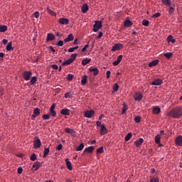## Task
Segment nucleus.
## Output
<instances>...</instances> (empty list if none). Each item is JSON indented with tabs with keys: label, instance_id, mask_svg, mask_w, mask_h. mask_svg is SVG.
<instances>
[{
	"label": "nucleus",
	"instance_id": "a211bd4d",
	"mask_svg": "<svg viewBox=\"0 0 182 182\" xmlns=\"http://www.w3.org/2000/svg\"><path fill=\"white\" fill-rule=\"evenodd\" d=\"M133 25V23L131 21L130 19H126L124 22V26L127 28H129Z\"/></svg>",
	"mask_w": 182,
	"mask_h": 182
},
{
	"label": "nucleus",
	"instance_id": "39448f33",
	"mask_svg": "<svg viewBox=\"0 0 182 182\" xmlns=\"http://www.w3.org/2000/svg\"><path fill=\"white\" fill-rule=\"evenodd\" d=\"M31 76H32L31 71H23V77L25 80H31Z\"/></svg>",
	"mask_w": 182,
	"mask_h": 182
},
{
	"label": "nucleus",
	"instance_id": "72a5a7b5",
	"mask_svg": "<svg viewBox=\"0 0 182 182\" xmlns=\"http://www.w3.org/2000/svg\"><path fill=\"white\" fill-rule=\"evenodd\" d=\"M161 135L160 134H157L155 136V143L156 144H160V141H161Z\"/></svg>",
	"mask_w": 182,
	"mask_h": 182
},
{
	"label": "nucleus",
	"instance_id": "ea45409f",
	"mask_svg": "<svg viewBox=\"0 0 182 182\" xmlns=\"http://www.w3.org/2000/svg\"><path fill=\"white\" fill-rule=\"evenodd\" d=\"M36 81H37V78H36V76H33L31 77V80L30 81V82L31 83V85H34L36 83Z\"/></svg>",
	"mask_w": 182,
	"mask_h": 182
},
{
	"label": "nucleus",
	"instance_id": "de8ad7c7",
	"mask_svg": "<svg viewBox=\"0 0 182 182\" xmlns=\"http://www.w3.org/2000/svg\"><path fill=\"white\" fill-rule=\"evenodd\" d=\"M77 56V53H73L70 59L72 60L73 62L76 60Z\"/></svg>",
	"mask_w": 182,
	"mask_h": 182
},
{
	"label": "nucleus",
	"instance_id": "4c0bfd02",
	"mask_svg": "<svg viewBox=\"0 0 182 182\" xmlns=\"http://www.w3.org/2000/svg\"><path fill=\"white\" fill-rule=\"evenodd\" d=\"M49 152H50V149L49 148L45 149L44 151H43V157L46 158V156L49 154Z\"/></svg>",
	"mask_w": 182,
	"mask_h": 182
},
{
	"label": "nucleus",
	"instance_id": "4468645a",
	"mask_svg": "<svg viewBox=\"0 0 182 182\" xmlns=\"http://www.w3.org/2000/svg\"><path fill=\"white\" fill-rule=\"evenodd\" d=\"M123 56L122 55H119L116 61L113 62L112 65L114 66H117L119 65V63L122 62Z\"/></svg>",
	"mask_w": 182,
	"mask_h": 182
},
{
	"label": "nucleus",
	"instance_id": "9b49d317",
	"mask_svg": "<svg viewBox=\"0 0 182 182\" xmlns=\"http://www.w3.org/2000/svg\"><path fill=\"white\" fill-rule=\"evenodd\" d=\"M42 164L39 161H36L33 164V168H35V171H38L41 168Z\"/></svg>",
	"mask_w": 182,
	"mask_h": 182
},
{
	"label": "nucleus",
	"instance_id": "473e14b6",
	"mask_svg": "<svg viewBox=\"0 0 182 182\" xmlns=\"http://www.w3.org/2000/svg\"><path fill=\"white\" fill-rule=\"evenodd\" d=\"M85 147V144L83 143H81L77 148H76V151H81Z\"/></svg>",
	"mask_w": 182,
	"mask_h": 182
},
{
	"label": "nucleus",
	"instance_id": "c756f323",
	"mask_svg": "<svg viewBox=\"0 0 182 182\" xmlns=\"http://www.w3.org/2000/svg\"><path fill=\"white\" fill-rule=\"evenodd\" d=\"M164 56L166 58V59L169 60L173 56V53L168 52L164 53Z\"/></svg>",
	"mask_w": 182,
	"mask_h": 182
},
{
	"label": "nucleus",
	"instance_id": "3c124183",
	"mask_svg": "<svg viewBox=\"0 0 182 182\" xmlns=\"http://www.w3.org/2000/svg\"><path fill=\"white\" fill-rule=\"evenodd\" d=\"M119 86L117 84L113 85V91L117 92L118 91Z\"/></svg>",
	"mask_w": 182,
	"mask_h": 182
},
{
	"label": "nucleus",
	"instance_id": "e2e57ef3",
	"mask_svg": "<svg viewBox=\"0 0 182 182\" xmlns=\"http://www.w3.org/2000/svg\"><path fill=\"white\" fill-rule=\"evenodd\" d=\"M22 171H23V168L21 167H18L17 169L18 174H21Z\"/></svg>",
	"mask_w": 182,
	"mask_h": 182
},
{
	"label": "nucleus",
	"instance_id": "8fccbe9b",
	"mask_svg": "<svg viewBox=\"0 0 182 182\" xmlns=\"http://www.w3.org/2000/svg\"><path fill=\"white\" fill-rule=\"evenodd\" d=\"M30 159L33 161H35L36 159H37V157H36V154H33L31 157H30Z\"/></svg>",
	"mask_w": 182,
	"mask_h": 182
},
{
	"label": "nucleus",
	"instance_id": "7ed1b4c3",
	"mask_svg": "<svg viewBox=\"0 0 182 182\" xmlns=\"http://www.w3.org/2000/svg\"><path fill=\"white\" fill-rule=\"evenodd\" d=\"M34 141H33V146L35 149H38V148H40L41 146V139L38 137V136H36L34 138Z\"/></svg>",
	"mask_w": 182,
	"mask_h": 182
},
{
	"label": "nucleus",
	"instance_id": "f704fd0d",
	"mask_svg": "<svg viewBox=\"0 0 182 182\" xmlns=\"http://www.w3.org/2000/svg\"><path fill=\"white\" fill-rule=\"evenodd\" d=\"M167 40H168V43H170V42H171L173 43H176V40L173 39V36L171 35L168 36Z\"/></svg>",
	"mask_w": 182,
	"mask_h": 182
},
{
	"label": "nucleus",
	"instance_id": "603ef678",
	"mask_svg": "<svg viewBox=\"0 0 182 182\" xmlns=\"http://www.w3.org/2000/svg\"><path fill=\"white\" fill-rule=\"evenodd\" d=\"M74 78V75L72 74H68V80L69 82H71V80Z\"/></svg>",
	"mask_w": 182,
	"mask_h": 182
},
{
	"label": "nucleus",
	"instance_id": "20e7f679",
	"mask_svg": "<svg viewBox=\"0 0 182 182\" xmlns=\"http://www.w3.org/2000/svg\"><path fill=\"white\" fill-rule=\"evenodd\" d=\"M58 23H60V25L66 26V25H69L70 20L65 18H60L58 20Z\"/></svg>",
	"mask_w": 182,
	"mask_h": 182
},
{
	"label": "nucleus",
	"instance_id": "f03ea898",
	"mask_svg": "<svg viewBox=\"0 0 182 182\" xmlns=\"http://www.w3.org/2000/svg\"><path fill=\"white\" fill-rule=\"evenodd\" d=\"M102 27V23L101 21H95V24L93 25L92 31L97 32L100 28Z\"/></svg>",
	"mask_w": 182,
	"mask_h": 182
},
{
	"label": "nucleus",
	"instance_id": "a878e982",
	"mask_svg": "<svg viewBox=\"0 0 182 182\" xmlns=\"http://www.w3.org/2000/svg\"><path fill=\"white\" fill-rule=\"evenodd\" d=\"M60 113L63 114V115H70V110L68 109H63L61 111H60Z\"/></svg>",
	"mask_w": 182,
	"mask_h": 182
},
{
	"label": "nucleus",
	"instance_id": "4be33fe9",
	"mask_svg": "<svg viewBox=\"0 0 182 182\" xmlns=\"http://www.w3.org/2000/svg\"><path fill=\"white\" fill-rule=\"evenodd\" d=\"M74 40V36L73 34H69L68 38L64 39V42L65 43H68V42H70L71 41H73Z\"/></svg>",
	"mask_w": 182,
	"mask_h": 182
},
{
	"label": "nucleus",
	"instance_id": "f8f14e48",
	"mask_svg": "<svg viewBox=\"0 0 182 182\" xmlns=\"http://www.w3.org/2000/svg\"><path fill=\"white\" fill-rule=\"evenodd\" d=\"M95 150V147L93 146H88V148L85 149V150L82 151V155L85 153V152H88L92 154Z\"/></svg>",
	"mask_w": 182,
	"mask_h": 182
},
{
	"label": "nucleus",
	"instance_id": "0eeeda50",
	"mask_svg": "<svg viewBox=\"0 0 182 182\" xmlns=\"http://www.w3.org/2000/svg\"><path fill=\"white\" fill-rule=\"evenodd\" d=\"M124 45L120 43H116L112 46V51L119 50L123 48Z\"/></svg>",
	"mask_w": 182,
	"mask_h": 182
},
{
	"label": "nucleus",
	"instance_id": "9d476101",
	"mask_svg": "<svg viewBox=\"0 0 182 182\" xmlns=\"http://www.w3.org/2000/svg\"><path fill=\"white\" fill-rule=\"evenodd\" d=\"M142 99H143V95L141 93H136L134 97V100L137 102H141Z\"/></svg>",
	"mask_w": 182,
	"mask_h": 182
},
{
	"label": "nucleus",
	"instance_id": "1a4fd4ad",
	"mask_svg": "<svg viewBox=\"0 0 182 182\" xmlns=\"http://www.w3.org/2000/svg\"><path fill=\"white\" fill-rule=\"evenodd\" d=\"M175 143L177 146H182V136L178 135L175 139Z\"/></svg>",
	"mask_w": 182,
	"mask_h": 182
},
{
	"label": "nucleus",
	"instance_id": "5fc2aeb1",
	"mask_svg": "<svg viewBox=\"0 0 182 182\" xmlns=\"http://www.w3.org/2000/svg\"><path fill=\"white\" fill-rule=\"evenodd\" d=\"M50 114H43V119H50Z\"/></svg>",
	"mask_w": 182,
	"mask_h": 182
},
{
	"label": "nucleus",
	"instance_id": "052dcab7",
	"mask_svg": "<svg viewBox=\"0 0 182 182\" xmlns=\"http://www.w3.org/2000/svg\"><path fill=\"white\" fill-rule=\"evenodd\" d=\"M51 68L54 69V70H58V66L55 64L51 65Z\"/></svg>",
	"mask_w": 182,
	"mask_h": 182
},
{
	"label": "nucleus",
	"instance_id": "6ab92c4d",
	"mask_svg": "<svg viewBox=\"0 0 182 182\" xmlns=\"http://www.w3.org/2000/svg\"><path fill=\"white\" fill-rule=\"evenodd\" d=\"M159 63V60L156 59V60H154L152 62L149 63L148 64V66L149 68H151V67H154V66H156Z\"/></svg>",
	"mask_w": 182,
	"mask_h": 182
},
{
	"label": "nucleus",
	"instance_id": "680f3d73",
	"mask_svg": "<svg viewBox=\"0 0 182 182\" xmlns=\"http://www.w3.org/2000/svg\"><path fill=\"white\" fill-rule=\"evenodd\" d=\"M62 149H63V145H62V144H59L58 145L56 149H57L58 151H60V150H61Z\"/></svg>",
	"mask_w": 182,
	"mask_h": 182
},
{
	"label": "nucleus",
	"instance_id": "7c9ffc66",
	"mask_svg": "<svg viewBox=\"0 0 182 182\" xmlns=\"http://www.w3.org/2000/svg\"><path fill=\"white\" fill-rule=\"evenodd\" d=\"M153 112H154V114H160V112H161V108H159V107H155L153 109Z\"/></svg>",
	"mask_w": 182,
	"mask_h": 182
},
{
	"label": "nucleus",
	"instance_id": "b1692460",
	"mask_svg": "<svg viewBox=\"0 0 182 182\" xmlns=\"http://www.w3.org/2000/svg\"><path fill=\"white\" fill-rule=\"evenodd\" d=\"M8 31V27L6 25H0V32L5 33Z\"/></svg>",
	"mask_w": 182,
	"mask_h": 182
},
{
	"label": "nucleus",
	"instance_id": "58836bf2",
	"mask_svg": "<svg viewBox=\"0 0 182 182\" xmlns=\"http://www.w3.org/2000/svg\"><path fill=\"white\" fill-rule=\"evenodd\" d=\"M162 3H163L164 5H165V6H170L171 5L170 0H162Z\"/></svg>",
	"mask_w": 182,
	"mask_h": 182
},
{
	"label": "nucleus",
	"instance_id": "5701e85b",
	"mask_svg": "<svg viewBox=\"0 0 182 182\" xmlns=\"http://www.w3.org/2000/svg\"><path fill=\"white\" fill-rule=\"evenodd\" d=\"M89 10V6L87 4H85L82 6V14H86V12Z\"/></svg>",
	"mask_w": 182,
	"mask_h": 182
},
{
	"label": "nucleus",
	"instance_id": "a18cd8bd",
	"mask_svg": "<svg viewBox=\"0 0 182 182\" xmlns=\"http://www.w3.org/2000/svg\"><path fill=\"white\" fill-rule=\"evenodd\" d=\"M47 11L50 15L52 16H56V13H55L53 11L50 10V9H47Z\"/></svg>",
	"mask_w": 182,
	"mask_h": 182
},
{
	"label": "nucleus",
	"instance_id": "423d86ee",
	"mask_svg": "<svg viewBox=\"0 0 182 182\" xmlns=\"http://www.w3.org/2000/svg\"><path fill=\"white\" fill-rule=\"evenodd\" d=\"M95 110H87L84 113V117L91 118L92 117H93V115H95Z\"/></svg>",
	"mask_w": 182,
	"mask_h": 182
},
{
	"label": "nucleus",
	"instance_id": "6e6d98bb",
	"mask_svg": "<svg viewBox=\"0 0 182 182\" xmlns=\"http://www.w3.org/2000/svg\"><path fill=\"white\" fill-rule=\"evenodd\" d=\"M150 182H159V178H151Z\"/></svg>",
	"mask_w": 182,
	"mask_h": 182
},
{
	"label": "nucleus",
	"instance_id": "69168bd1",
	"mask_svg": "<svg viewBox=\"0 0 182 182\" xmlns=\"http://www.w3.org/2000/svg\"><path fill=\"white\" fill-rule=\"evenodd\" d=\"M102 35H103V33H102V31H99L97 38L100 39L102 37Z\"/></svg>",
	"mask_w": 182,
	"mask_h": 182
},
{
	"label": "nucleus",
	"instance_id": "4d7b16f0",
	"mask_svg": "<svg viewBox=\"0 0 182 182\" xmlns=\"http://www.w3.org/2000/svg\"><path fill=\"white\" fill-rule=\"evenodd\" d=\"M161 14L158 12V13L154 14L152 17L153 18H158V17L161 16Z\"/></svg>",
	"mask_w": 182,
	"mask_h": 182
},
{
	"label": "nucleus",
	"instance_id": "338daca9",
	"mask_svg": "<svg viewBox=\"0 0 182 182\" xmlns=\"http://www.w3.org/2000/svg\"><path fill=\"white\" fill-rule=\"evenodd\" d=\"M96 124H97V127H102V122H100V121H97V122H96Z\"/></svg>",
	"mask_w": 182,
	"mask_h": 182
},
{
	"label": "nucleus",
	"instance_id": "aec40b11",
	"mask_svg": "<svg viewBox=\"0 0 182 182\" xmlns=\"http://www.w3.org/2000/svg\"><path fill=\"white\" fill-rule=\"evenodd\" d=\"M143 142H144V139L142 138H139L138 140H136L134 141V144L136 147H139V146H141Z\"/></svg>",
	"mask_w": 182,
	"mask_h": 182
},
{
	"label": "nucleus",
	"instance_id": "412c9836",
	"mask_svg": "<svg viewBox=\"0 0 182 182\" xmlns=\"http://www.w3.org/2000/svg\"><path fill=\"white\" fill-rule=\"evenodd\" d=\"M162 82H163V81L161 79H157V80H154L151 82V85L159 86V85H161Z\"/></svg>",
	"mask_w": 182,
	"mask_h": 182
},
{
	"label": "nucleus",
	"instance_id": "bf43d9fd",
	"mask_svg": "<svg viewBox=\"0 0 182 182\" xmlns=\"http://www.w3.org/2000/svg\"><path fill=\"white\" fill-rule=\"evenodd\" d=\"M33 16H34V17H36V18H38V17L40 16V12H38V11L34 12V13H33Z\"/></svg>",
	"mask_w": 182,
	"mask_h": 182
},
{
	"label": "nucleus",
	"instance_id": "09e8293b",
	"mask_svg": "<svg viewBox=\"0 0 182 182\" xmlns=\"http://www.w3.org/2000/svg\"><path fill=\"white\" fill-rule=\"evenodd\" d=\"M97 154H102L104 153V148L103 146H100V148L97 149Z\"/></svg>",
	"mask_w": 182,
	"mask_h": 182
},
{
	"label": "nucleus",
	"instance_id": "13d9d810",
	"mask_svg": "<svg viewBox=\"0 0 182 182\" xmlns=\"http://www.w3.org/2000/svg\"><path fill=\"white\" fill-rule=\"evenodd\" d=\"M64 45V41H59L57 43L58 46H63Z\"/></svg>",
	"mask_w": 182,
	"mask_h": 182
},
{
	"label": "nucleus",
	"instance_id": "e433bc0d",
	"mask_svg": "<svg viewBox=\"0 0 182 182\" xmlns=\"http://www.w3.org/2000/svg\"><path fill=\"white\" fill-rule=\"evenodd\" d=\"M33 114L36 116L38 117V115L41 114V109L38 108H36L33 109Z\"/></svg>",
	"mask_w": 182,
	"mask_h": 182
},
{
	"label": "nucleus",
	"instance_id": "6e6552de",
	"mask_svg": "<svg viewBox=\"0 0 182 182\" xmlns=\"http://www.w3.org/2000/svg\"><path fill=\"white\" fill-rule=\"evenodd\" d=\"M55 104H53L50 108V114L52 115L53 117H56V112L55 111Z\"/></svg>",
	"mask_w": 182,
	"mask_h": 182
},
{
	"label": "nucleus",
	"instance_id": "f257e3e1",
	"mask_svg": "<svg viewBox=\"0 0 182 182\" xmlns=\"http://www.w3.org/2000/svg\"><path fill=\"white\" fill-rule=\"evenodd\" d=\"M168 117L178 119L182 115V107H177L169 111L167 114Z\"/></svg>",
	"mask_w": 182,
	"mask_h": 182
},
{
	"label": "nucleus",
	"instance_id": "c9c22d12",
	"mask_svg": "<svg viewBox=\"0 0 182 182\" xmlns=\"http://www.w3.org/2000/svg\"><path fill=\"white\" fill-rule=\"evenodd\" d=\"M132 136V132H129L127 134L126 137L124 138V141H129L131 139V137Z\"/></svg>",
	"mask_w": 182,
	"mask_h": 182
},
{
	"label": "nucleus",
	"instance_id": "864d4df0",
	"mask_svg": "<svg viewBox=\"0 0 182 182\" xmlns=\"http://www.w3.org/2000/svg\"><path fill=\"white\" fill-rule=\"evenodd\" d=\"M89 46H90V45H89V43H88L87 45H85V46L82 48V52L86 51V49L88 48Z\"/></svg>",
	"mask_w": 182,
	"mask_h": 182
},
{
	"label": "nucleus",
	"instance_id": "dca6fc26",
	"mask_svg": "<svg viewBox=\"0 0 182 182\" xmlns=\"http://www.w3.org/2000/svg\"><path fill=\"white\" fill-rule=\"evenodd\" d=\"M55 39V36L53 33H47V42H50V41H53Z\"/></svg>",
	"mask_w": 182,
	"mask_h": 182
},
{
	"label": "nucleus",
	"instance_id": "a19ab883",
	"mask_svg": "<svg viewBox=\"0 0 182 182\" xmlns=\"http://www.w3.org/2000/svg\"><path fill=\"white\" fill-rule=\"evenodd\" d=\"M174 11H175V7L169 6L168 14L170 15H171V14H173L174 13Z\"/></svg>",
	"mask_w": 182,
	"mask_h": 182
},
{
	"label": "nucleus",
	"instance_id": "c03bdc74",
	"mask_svg": "<svg viewBox=\"0 0 182 182\" xmlns=\"http://www.w3.org/2000/svg\"><path fill=\"white\" fill-rule=\"evenodd\" d=\"M134 121L136 123H140L141 121V117L140 116H136L134 117Z\"/></svg>",
	"mask_w": 182,
	"mask_h": 182
},
{
	"label": "nucleus",
	"instance_id": "79ce46f5",
	"mask_svg": "<svg viewBox=\"0 0 182 182\" xmlns=\"http://www.w3.org/2000/svg\"><path fill=\"white\" fill-rule=\"evenodd\" d=\"M124 107L122 109V114H126V111L128 109V107L126 104L123 105Z\"/></svg>",
	"mask_w": 182,
	"mask_h": 182
},
{
	"label": "nucleus",
	"instance_id": "37998d69",
	"mask_svg": "<svg viewBox=\"0 0 182 182\" xmlns=\"http://www.w3.org/2000/svg\"><path fill=\"white\" fill-rule=\"evenodd\" d=\"M142 25H143L144 26H146V27L149 26V20L144 19L143 21H142Z\"/></svg>",
	"mask_w": 182,
	"mask_h": 182
},
{
	"label": "nucleus",
	"instance_id": "2eb2a0df",
	"mask_svg": "<svg viewBox=\"0 0 182 182\" xmlns=\"http://www.w3.org/2000/svg\"><path fill=\"white\" fill-rule=\"evenodd\" d=\"M107 132H108V129L106 128V127L104 124H102L100 129V134L105 135L106 133Z\"/></svg>",
	"mask_w": 182,
	"mask_h": 182
},
{
	"label": "nucleus",
	"instance_id": "393cba45",
	"mask_svg": "<svg viewBox=\"0 0 182 182\" xmlns=\"http://www.w3.org/2000/svg\"><path fill=\"white\" fill-rule=\"evenodd\" d=\"M6 49L7 50V51L14 50V47H12V42L11 41L8 43Z\"/></svg>",
	"mask_w": 182,
	"mask_h": 182
},
{
	"label": "nucleus",
	"instance_id": "f3484780",
	"mask_svg": "<svg viewBox=\"0 0 182 182\" xmlns=\"http://www.w3.org/2000/svg\"><path fill=\"white\" fill-rule=\"evenodd\" d=\"M89 71L90 73H93V76H97L99 73V70L97 68H94L92 67H90L89 69Z\"/></svg>",
	"mask_w": 182,
	"mask_h": 182
},
{
	"label": "nucleus",
	"instance_id": "774afa93",
	"mask_svg": "<svg viewBox=\"0 0 182 182\" xmlns=\"http://www.w3.org/2000/svg\"><path fill=\"white\" fill-rule=\"evenodd\" d=\"M2 42H3V44L6 45L7 44L8 41L6 39H4Z\"/></svg>",
	"mask_w": 182,
	"mask_h": 182
},
{
	"label": "nucleus",
	"instance_id": "0e129e2a",
	"mask_svg": "<svg viewBox=\"0 0 182 182\" xmlns=\"http://www.w3.org/2000/svg\"><path fill=\"white\" fill-rule=\"evenodd\" d=\"M107 75V78L109 79L111 76V71L110 70H107L106 73Z\"/></svg>",
	"mask_w": 182,
	"mask_h": 182
},
{
	"label": "nucleus",
	"instance_id": "49530a36",
	"mask_svg": "<svg viewBox=\"0 0 182 182\" xmlns=\"http://www.w3.org/2000/svg\"><path fill=\"white\" fill-rule=\"evenodd\" d=\"M65 99H71L73 97V95L72 94H70V92H68L65 94Z\"/></svg>",
	"mask_w": 182,
	"mask_h": 182
},
{
	"label": "nucleus",
	"instance_id": "ddd939ff",
	"mask_svg": "<svg viewBox=\"0 0 182 182\" xmlns=\"http://www.w3.org/2000/svg\"><path fill=\"white\" fill-rule=\"evenodd\" d=\"M65 131L68 133L69 134H71L72 136H76V132L74 131V129H70V128H66Z\"/></svg>",
	"mask_w": 182,
	"mask_h": 182
},
{
	"label": "nucleus",
	"instance_id": "cd10ccee",
	"mask_svg": "<svg viewBox=\"0 0 182 182\" xmlns=\"http://www.w3.org/2000/svg\"><path fill=\"white\" fill-rule=\"evenodd\" d=\"M65 163H66V166L68 168L69 171H72L73 170V167H72V165H71V162L68 161V159H67L65 160Z\"/></svg>",
	"mask_w": 182,
	"mask_h": 182
},
{
	"label": "nucleus",
	"instance_id": "c85d7f7f",
	"mask_svg": "<svg viewBox=\"0 0 182 182\" xmlns=\"http://www.w3.org/2000/svg\"><path fill=\"white\" fill-rule=\"evenodd\" d=\"M87 75H83L82 79L81 80V85H85L87 83Z\"/></svg>",
	"mask_w": 182,
	"mask_h": 182
},
{
	"label": "nucleus",
	"instance_id": "bb28decb",
	"mask_svg": "<svg viewBox=\"0 0 182 182\" xmlns=\"http://www.w3.org/2000/svg\"><path fill=\"white\" fill-rule=\"evenodd\" d=\"M73 63V60H71L70 58L68 59L66 61L63 62L62 63V66H67V65H70V63Z\"/></svg>",
	"mask_w": 182,
	"mask_h": 182
},
{
	"label": "nucleus",
	"instance_id": "2f4dec72",
	"mask_svg": "<svg viewBox=\"0 0 182 182\" xmlns=\"http://www.w3.org/2000/svg\"><path fill=\"white\" fill-rule=\"evenodd\" d=\"M90 62H91V59H88V58L83 59L82 61V65L83 66H85V65H87V63H89Z\"/></svg>",
	"mask_w": 182,
	"mask_h": 182
}]
</instances>
